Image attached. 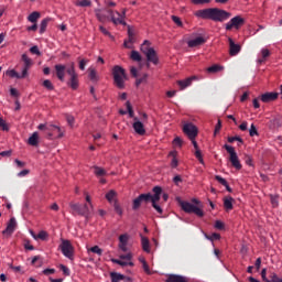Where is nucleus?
Returning <instances> with one entry per match:
<instances>
[{"label":"nucleus","instance_id":"obj_1","mask_svg":"<svg viewBox=\"0 0 282 282\" xmlns=\"http://www.w3.org/2000/svg\"><path fill=\"white\" fill-rule=\"evenodd\" d=\"M195 17H198L199 19H209L210 21H218L219 23H224V21H228V19L232 17V13L224 9L209 8L196 11Z\"/></svg>","mask_w":282,"mask_h":282},{"label":"nucleus","instance_id":"obj_2","mask_svg":"<svg viewBox=\"0 0 282 282\" xmlns=\"http://www.w3.org/2000/svg\"><path fill=\"white\" fill-rule=\"evenodd\" d=\"M22 61L24 63L21 73L17 72L15 69H8L7 70V76H9V78H18V80H21L23 78H28V76H30V67H32L33 63H32V58L28 57V54H23L22 55Z\"/></svg>","mask_w":282,"mask_h":282},{"label":"nucleus","instance_id":"obj_3","mask_svg":"<svg viewBox=\"0 0 282 282\" xmlns=\"http://www.w3.org/2000/svg\"><path fill=\"white\" fill-rule=\"evenodd\" d=\"M141 52L147 57V61H148L147 67L148 68L151 67V63L153 65H158V63H160V58L158 57V53L155 52V48L151 47V42H149L148 40H145L141 44Z\"/></svg>","mask_w":282,"mask_h":282},{"label":"nucleus","instance_id":"obj_4","mask_svg":"<svg viewBox=\"0 0 282 282\" xmlns=\"http://www.w3.org/2000/svg\"><path fill=\"white\" fill-rule=\"evenodd\" d=\"M112 76L116 87H118V89H124V80H127V73L124 72V68L119 65L115 66L112 68Z\"/></svg>","mask_w":282,"mask_h":282},{"label":"nucleus","instance_id":"obj_5","mask_svg":"<svg viewBox=\"0 0 282 282\" xmlns=\"http://www.w3.org/2000/svg\"><path fill=\"white\" fill-rule=\"evenodd\" d=\"M107 14H109V18L113 25H127V9H122L121 13L119 11H113L111 9L106 10Z\"/></svg>","mask_w":282,"mask_h":282},{"label":"nucleus","instance_id":"obj_6","mask_svg":"<svg viewBox=\"0 0 282 282\" xmlns=\"http://www.w3.org/2000/svg\"><path fill=\"white\" fill-rule=\"evenodd\" d=\"M224 149H226L227 153H229V162L237 171H241L242 165L241 161H239V155H237V151L231 145L225 144Z\"/></svg>","mask_w":282,"mask_h":282},{"label":"nucleus","instance_id":"obj_7","mask_svg":"<svg viewBox=\"0 0 282 282\" xmlns=\"http://www.w3.org/2000/svg\"><path fill=\"white\" fill-rule=\"evenodd\" d=\"M46 135L50 140L52 139H61L65 137V129L61 128L59 126L50 123L47 127Z\"/></svg>","mask_w":282,"mask_h":282},{"label":"nucleus","instance_id":"obj_8","mask_svg":"<svg viewBox=\"0 0 282 282\" xmlns=\"http://www.w3.org/2000/svg\"><path fill=\"white\" fill-rule=\"evenodd\" d=\"M181 208L184 210V213H193L197 217H203L204 216V210L199 208L197 205H194L189 202H181Z\"/></svg>","mask_w":282,"mask_h":282},{"label":"nucleus","instance_id":"obj_9","mask_svg":"<svg viewBox=\"0 0 282 282\" xmlns=\"http://www.w3.org/2000/svg\"><path fill=\"white\" fill-rule=\"evenodd\" d=\"M154 195H151L150 202L152 204V207L159 213V215H162L163 210L162 207L158 204V200L160 199L162 195V187L155 186L153 187Z\"/></svg>","mask_w":282,"mask_h":282},{"label":"nucleus","instance_id":"obj_10","mask_svg":"<svg viewBox=\"0 0 282 282\" xmlns=\"http://www.w3.org/2000/svg\"><path fill=\"white\" fill-rule=\"evenodd\" d=\"M59 248L62 250V254H64V257L67 259H72L74 257V246H72L69 240L62 239Z\"/></svg>","mask_w":282,"mask_h":282},{"label":"nucleus","instance_id":"obj_11","mask_svg":"<svg viewBox=\"0 0 282 282\" xmlns=\"http://www.w3.org/2000/svg\"><path fill=\"white\" fill-rule=\"evenodd\" d=\"M243 23H246V20L243 18H241V15H236L229 22H227L225 24V30H227V31H230L232 29L239 30V28H241V25H243Z\"/></svg>","mask_w":282,"mask_h":282},{"label":"nucleus","instance_id":"obj_12","mask_svg":"<svg viewBox=\"0 0 282 282\" xmlns=\"http://www.w3.org/2000/svg\"><path fill=\"white\" fill-rule=\"evenodd\" d=\"M66 74L70 76L69 85L72 89H78V74H76V67L74 66V63H72L70 66L66 69Z\"/></svg>","mask_w":282,"mask_h":282},{"label":"nucleus","instance_id":"obj_13","mask_svg":"<svg viewBox=\"0 0 282 282\" xmlns=\"http://www.w3.org/2000/svg\"><path fill=\"white\" fill-rule=\"evenodd\" d=\"M133 259V254H131V252L127 253V254H121L119 257V259H112V263H117V265H121V268H127V265H133L132 260Z\"/></svg>","mask_w":282,"mask_h":282},{"label":"nucleus","instance_id":"obj_14","mask_svg":"<svg viewBox=\"0 0 282 282\" xmlns=\"http://www.w3.org/2000/svg\"><path fill=\"white\" fill-rule=\"evenodd\" d=\"M151 193L148 194H140L137 198L132 202V208L133 210H138L140 206H142V202L149 203L151 202Z\"/></svg>","mask_w":282,"mask_h":282},{"label":"nucleus","instance_id":"obj_15","mask_svg":"<svg viewBox=\"0 0 282 282\" xmlns=\"http://www.w3.org/2000/svg\"><path fill=\"white\" fill-rule=\"evenodd\" d=\"M183 133H185L189 140H195V138H197V127L193 123H185L183 126Z\"/></svg>","mask_w":282,"mask_h":282},{"label":"nucleus","instance_id":"obj_16","mask_svg":"<svg viewBox=\"0 0 282 282\" xmlns=\"http://www.w3.org/2000/svg\"><path fill=\"white\" fill-rule=\"evenodd\" d=\"M129 239H131V236H129V234H123L119 236V250H121L122 252H127L129 250Z\"/></svg>","mask_w":282,"mask_h":282},{"label":"nucleus","instance_id":"obj_17","mask_svg":"<svg viewBox=\"0 0 282 282\" xmlns=\"http://www.w3.org/2000/svg\"><path fill=\"white\" fill-rule=\"evenodd\" d=\"M69 207L75 213H78V215H89V206H87V204H85L84 207H82L80 204L70 203Z\"/></svg>","mask_w":282,"mask_h":282},{"label":"nucleus","instance_id":"obj_18","mask_svg":"<svg viewBox=\"0 0 282 282\" xmlns=\"http://www.w3.org/2000/svg\"><path fill=\"white\" fill-rule=\"evenodd\" d=\"M196 79L197 77L195 76L187 77L186 79L177 80L176 85H178L181 91H184V89H186V87H191V85H193V82Z\"/></svg>","mask_w":282,"mask_h":282},{"label":"nucleus","instance_id":"obj_19","mask_svg":"<svg viewBox=\"0 0 282 282\" xmlns=\"http://www.w3.org/2000/svg\"><path fill=\"white\" fill-rule=\"evenodd\" d=\"M228 43H229V54L231 56H237V54L241 52V45L236 44L235 40H232L231 37H228Z\"/></svg>","mask_w":282,"mask_h":282},{"label":"nucleus","instance_id":"obj_20","mask_svg":"<svg viewBox=\"0 0 282 282\" xmlns=\"http://www.w3.org/2000/svg\"><path fill=\"white\" fill-rule=\"evenodd\" d=\"M204 43H206V40L202 35H197L196 37L187 41L188 47H199V45H204Z\"/></svg>","mask_w":282,"mask_h":282},{"label":"nucleus","instance_id":"obj_21","mask_svg":"<svg viewBox=\"0 0 282 282\" xmlns=\"http://www.w3.org/2000/svg\"><path fill=\"white\" fill-rule=\"evenodd\" d=\"M67 67L63 64H56L55 65V73L56 76L58 78V80H61V83L65 82V72H66Z\"/></svg>","mask_w":282,"mask_h":282},{"label":"nucleus","instance_id":"obj_22","mask_svg":"<svg viewBox=\"0 0 282 282\" xmlns=\"http://www.w3.org/2000/svg\"><path fill=\"white\" fill-rule=\"evenodd\" d=\"M135 133H138V135H144V133H147V130L144 129V123H142V121L138 120V118H134V122L132 124Z\"/></svg>","mask_w":282,"mask_h":282},{"label":"nucleus","instance_id":"obj_23","mask_svg":"<svg viewBox=\"0 0 282 282\" xmlns=\"http://www.w3.org/2000/svg\"><path fill=\"white\" fill-rule=\"evenodd\" d=\"M95 15L99 23H107V20L109 19L107 13H105V10L102 9H95Z\"/></svg>","mask_w":282,"mask_h":282},{"label":"nucleus","instance_id":"obj_24","mask_svg":"<svg viewBox=\"0 0 282 282\" xmlns=\"http://www.w3.org/2000/svg\"><path fill=\"white\" fill-rule=\"evenodd\" d=\"M279 98V93H265L261 95L262 102H272Z\"/></svg>","mask_w":282,"mask_h":282},{"label":"nucleus","instance_id":"obj_25","mask_svg":"<svg viewBox=\"0 0 282 282\" xmlns=\"http://www.w3.org/2000/svg\"><path fill=\"white\" fill-rule=\"evenodd\" d=\"M165 282H188V278L184 275L170 274Z\"/></svg>","mask_w":282,"mask_h":282},{"label":"nucleus","instance_id":"obj_26","mask_svg":"<svg viewBox=\"0 0 282 282\" xmlns=\"http://www.w3.org/2000/svg\"><path fill=\"white\" fill-rule=\"evenodd\" d=\"M140 238L143 252L149 254V252H151V242L149 241V238L144 237L143 235H140Z\"/></svg>","mask_w":282,"mask_h":282},{"label":"nucleus","instance_id":"obj_27","mask_svg":"<svg viewBox=\"0 0 282 282\" xmlns=\"http://www.w3.org/2000/svg\"><path fill=\"white\" fill-rule=\"evenodd\" d=\"M111 282L131 281L130 278L124 276L122 273L112 272L110 273Z\"/></svg>","mask_w":282,"mask_h":282},{"label":"nucleus","instance_id":"obj_28","mask_svg":"<svg viewBox=\"0 0 282 282\" xmlns=\"http://www.w3.org/2000/svg\"><path fill=\"white\" fill-rule=\"evenodd\" d=\"M15 228H17V219L11 218L9 220V224L6 228V230H3V235H6V234L7 235H12V232H14Z\"/></svg>","mask_w":282,"mask_h":282},{"label":"nucleus","instance_id":"obj_29","mask_svg":"<svg viewBox=\"0 0 282 282\" xmlns=\"http://www.w3.org/2000/svg\"><path fill=\"white\" fill-rule=\"evenodd\" d=\"M260 56L261 57H259L258 61H257L259 63V65H261L262 63H265V59L270 56V50L262 48L260 51Z\"/></svg>","mask_w":282,"mask_h":282},{"label":"nucleus","instance_id":"obj_30","mask_svg":"<svg viewBox=\"0 0 282 282\" xmlns=\"http://www.w3.org/2000/svg\"><path fill=\"white\" fill-rule=\"evenodd\" d=\"M30 147H36L39 144V132H33L28 140Z\"/></svg>","mask_w":282,"mask_h":282},{"label":"nucleus","instance_id":"obj_31","mask_svg":"<svg viewBox=\"0 0 282 282\" xmlns=\"http://www.w3.org/2000/svg\"><path fill=\"white\" fill-rule=\"evenodd\" d=\"M208 74H218V72H224V66L219 64H214L207 68Z\"/></svg>","mask_w":282,"mask_h":282},{"label":"nucleus","instance_id":"obj_32","mask_svg":"<svg viewBox=\"0 0 282 282\" xmlns=\"http://www.w3.org/2000/svg\"><path fill=\"white\" fill-rule=\"evenodd\" d=\"M232 204H235V198L231 196L224 198V207L226 210H232Z\"/></svg>","mask_w":282,"mask_h":282},{"label":"nucleus","instance_id":"obj_33","mask_svg":"<svg viewBox=\"0 0 282 282\" xmlns=\"http://www.w3.org/2000/svg\"><path fill=\"white\" fill-rule=\"evenodd\" d=\"M50 21H52L51 18H46V19L41 21L40 34H45V31L47 30V25H48Z\"/></svg>","mask_w":282,"mask_h":282},{"label":"nucleus","instance_id":"obj_34","mask_svg":"<svg viewBox=\"0 0 282 282\" xmlns=\"http://www.w3.org/2000/svg\"><path fill=\"white\" fill-rule=\"evenodd\" d=\"M116 191L111 189L106 194V199L109 202V204H116L118 202L116 199Z\"/></svg>","mask_w":282,"mask_h":282},{"label":"nucleus","instance_id":"obj_35","mask_svg":"<svg viewBox=\"0 0 282 282\" xmlns=\"http://www.w3.org/2000/svg\"><path fill=\"white\" fill-rule=\"evenodd\" d=\"M39 19H41V13L39 11H34L28 17V21H30V23H36Z\"/></svg>","mask_w":282,"mask_h":282},{"label":"nucleus","instance_id":"obj_36","mask_svg":"<svg viewBox=\"0 0 282 282\" xmlns=\"http://www.w3.org/2000/svg\"><path fill=\"white\" fill-rule=\"evenodd\" d=\"M169 155H170V158H172V161H171L172 169H177V164H178L177 152L172 151V152H170Z\"/></svg>","mask_w":282,"mask_h":282},{"label":"nucleus","instance_id":"obj_37","mask_svg":"<svg viewBox=\"0 0 282 282\" xmlns=\"http://www.w3.org/2000/svg\"><path fill=\"white\" fill-rule=\"evenodd\" d=\"M88 72H89L90 80H93V83H98L99 77H98V73L96 72V69L90 67V68H88Z\"/></svg>","mask_w":282,"mask_h":282},{"label":"nucleus","instance_id":"obj_38","mask_svg":"<svg viewBox=\"0 0 282 282\" xmlns=\"http://www.w3.org/2000/svg\"><path fill=\"white\" fill-rule=\"evenodd\" d=\"M94 173L96 175V177H102L105 175H107V171H105V169L100 167V166H94Z\"/></svg>","mask_w":282,"mask_h":282},{"label":"nucleus","instance_id":"obj_39","mask_svg":"<svg viewBox=\"0 0 282 282\" xmlns=\"http://www.w3.org/2000/svg\"><path fill=\"white\" fill-rule=\"evenodd\" d=\"M128 41L123 42L124 47H128V50H131V45L129 43H133V32H131V28L128 29Z\"/></svg>","mask_w":282,"mask_h":282},{"label":"nucleus","instance_id":"obj_40","mask_svg":"<svg viewBox=\"0 0 282 282\" xmlns=\"http://www.w3.org/2000/svg\"><path fill=\"white\" fill-rule=\"evenodd\" d=\"M130 58L132 61H135L137 63H140V61H142V55H140V52L138 51H132L130 54Z\"/></svg>","mask_w":282,"mask_h":282},{"label":"nucleus","instance_id":"obj_41","mask_svg":"<svg viewBox=\"0 0 282 282\" xmlns=\"http://www.w3.org/2000/svg\"><path fill=\"white\" fill-rule=\"evenodd\" d=\"M78 8H89L91 6V1L89 0H79L75 3Z\"/></svg>","mask_w":282,"mask_h":282},{"label":"nucleus","instance_id":"obj_42","mask_svg":"<svg viewBox=\"0 0 282 282\" xmlns=\"http://www.w3.org/2000/svg\"><path fill=\"white\" fill-rule=\"evenodd\" d=\"M88 252H93L94 254H98V257H102V249H100L98 246L89 248Z\"/></svg>","mask_w":282,"mask_h":282},{"label":"nucleus","instance_id":"obj_43","mask_svg":"<svg viewBox=\"0 0 282 282\" xmlns=\"http://www.w3.org/2000/svg\"><path fill=\"white\" fill-rule=\"evenodd\" d=\"M43 87H45V89H48V91H54V84H52L50 79H45L43 82Z\"/></svg>","mask_w":282,"mask_h":282},{"label":"nucleus","instance_id":"obj_44","mask_svg":"<svg viewBox=\"0 0 282 282\" xmlns=\"http://www.w3.org/2000/svg\"><path fill=\"white\" fill-rule=\"evenodd\" d=\"M245 163L247 164V166H254V162L252 160V155L250 154H246L245 155Z\"/></svg>","mask_w":282,"mask_h":282},{"label":"nucleus","instance_id":"obj_45","mask_svg":"<svg viewBox=\"0 0 282 282\" xmlns=\"http://www.w3.org/2000/svg\"><path fill=\"white\" fill-rule=\"evenodd\" d=\"M249 135L251 138H254V135H259V131H257V127L254 126V123H252L249 129Z\"/></svg>","mask_w":282,"mask_h":282},{"label":"nucleus","instance_id":"obj_46","mask_svg":"<svg viewBox=\"0 0 282 282\" xmlns=\"http://www.w3.org/2000/svg\"><path fill=\"white\" fill-rule=\"evenodd\" d=\"M205 237L209 241H217V240L221 239V235H219V234H213L212 236L205 235Z\"/></svg>","mask_w":282,"mask_h":282},{"label":"nucleus","instance_id":"obj_47","mask_svg":"<svg viewBox=\"0 0 282 282\" xmlns=\"http://www.w3.org/2000/svg\"><path fill=\"white\" fill-rule=\"evenodd\" d=\"M34 239H41L42 241H45V239H47L46 231H40L36 236H34Z\"/></svg>","mask_w":282,"mask_h":282},{"label":"nucleus","instance_id":"obj_48","mask_svg":"<svg viewBox=\"0 0 282 282\" xmlns=\"http://www.w3.org/2000/svg\"><path fill=\"white\" fill-rule=\"evenodd\" d=\"M84 195H86V202H87V206L90 210H94V204L91 203V196H89V194L87 192L84 193Z\"/></svg>","mask_w":282,"mask_h":282},{"label":"nucleus","instance_id":"obj_49","mask_svg":"<svg viewBox=\"0 0 282 282\" xmlns=\"http://www.w3.org/2000/svg\"><path fill=\"white\" fill-rule=\"evenodd\" d=\"M270 199H271V204L274 208H276V206H279V196L276 195H271L270 196Z\"/></svg>","mask_w":282,"mask_h":282},{"label":"nucleus","instance_id":"obj_50","mask_svg":"<svg viewBox=\"0 0 282 282\" xmlns=\"http://www.w3.org/2000/svg\"><path fill=\"white\" fill-rule=\"evenodd\" d=\"M172 21L178 26L182 28L184 24L182 23V19L177 15H172Z\"/></svg>","mask_w":282,"mask_h":282},{"label":"nucleus","instance_id":"obj_51","mask_svg":"<svg viewBox=\"0 0 282 282\" xmlns=\"http://www.w3.org/2000/svg\"><path fill=\"white\" fill-rule=\"evenodd\" d=\"M215 180H216L217 182H219V184H221V186H228V181H226V178H224V177H221V176H219V175H216V176H215Z\"/></svg>","mask_w":282,"mask_h":282},{"label":"nucleus","instance_id":"obj_52","mask_svg":"<svg viewBox=\"0 0 282 282\" xmlns=\"http://www.w3.org/2000/svg\"><path fill=\"white\" fill-rule=\"evenodd\" d=\"M228 142L232 143V142H239L240 144L243 143V139H241L240 137H229L228 138Z\"/></svg>","mask_w":282,"mask_h":282},{"label":"nucleus","instance_id":"obj_53","mask_svg":"<svg viewBox=\"0 0 282 282\" xmlns=\"http://www.w3.org/2000/svg\"><path fill=\"white\" fill-rule=\"evenodd\" d=\"M195 158L198 159V162L200 164H204V156H202V151L200 150H195Z\"/></svg>","mask_w":282,"mask_h":282},{"label":"nucleus","instance_id":"obj_54","mask_svg":"<svg viewBox=\"0 0 282 282\" xmlns=\"http://www.w3.org/2000/svg\"><path fill=\"white\" fill-rule=\"evenodd\" d=\"M99 31L104 33L105 36H110V39H113V35H111V33L107 29H105V26L100 25Z\"/></svg>","mask_w":282,"mask_h":282},{"label":"nucleus","instance_id":"obj_55","mask_svg":"<svg viewBox=\"0 0 282 282\" xmlns=\"http://www.w3.org/2000/svg\"><path fill=\"white\" fill-rule=\"evenodd\" d=\"M270 279V282H282V278H279L276 273H271Z\"/></svg>","mask_w":282,"mask_h":282},{"label":"nucleus","instance_id":"obj_56","mask_svg":"<svg viewBox=\"0 0 282 282\" xmlns=\"http://www.w3.org/2000/svg\"><path fill=\"white\" fill-rule=\"evenodd\" d=\"M63 274H65V276H69L70 272H69V268H67L65 264H61L59 265Z\"/></svg>","mask_w":282,"mask_h":282},{"label":"nucleus","instance_id":"obj_57","mask_svg":"<svg viewBox=\"0 0 282 282\" xmlns=\"http://www.w3.org/2000/svg\"><path fill=\"white\" fill-rule=\"evenodd\" d=\"M126 106H127L130 118H133L134 113H133V108L131 107V102L127 101Z\"/></svg>","mask_w":282,"mask_h":282},{"label":"nucleus","instance_id":"obj_58","mask_svg":"<svg viewBox=\"0 0 282 282\" xmlns=\"http://www.w3.org/2000/svg\"><path fill=\"white\" fill-rule=\"evenodd\" d=\"M0 127L2 131H9L8 123H6V120H3V118L1 117H0Z\"/></svg>","mask_w":282,"mask_h":282},{"label":"nucleus","instance_id":"obj_59","mask_svg":"<svg viewBox=\"0 0 282 282\" xmlns=\"http://www.w3.org/2000/svg\"><path fill=\"white\" fill-rule=\"evenodd\" d=\"M113 208H115L117 215H122V208L120 207L118 202H115Z\"/></svg>","mask_w":282,"mask_h":282},{"label":"nucleus","instance_id":"obj_60","mask_svg":"<svg viewBox=\"0 0 282 282\" xmlns=\"http://www.w3.org/2000/svg\"><path fill=\"white\" fill-rule=\"evenodd\" d=\"M87 63H89V59H82L79 61V69H82V72H85V66L87 65Z\"/></svg>","mask_w":282,"mask_h":282},{"label":"nucleus","instance_id":"obj_61","mask_svg":"<svg viewBox=\"0 0 282 282\" xmlns=\"http://www.w3.org/2000/svg\"><path fill=\"white\" fill-rule=\"evenodd\" d=\"M267 274H268V270L267 269H262V271H261L262 281L270 282V280L268 279Z\"/></svg>","mask_w":282,"mask_h":282},{"label":"nucleus","instance_id":"obj_62","mask_svg":"<svg viewBox=\"0 0 282 282\" xmlns=\"http://www.w3.org/2000/svg\"><path fill=\"white\" fill-rule=\"evenodd\" d=\"M182 139L180 137H176L174 140H173V144L174 147H180L182 148Z\"/></svg>","mask_w":282,"mask_h":282},{"label":"nucleus","instance_id":"obj_63","mask_svg":"<svg viewBox=\"0 0 282 282\" xmlns=\"http://www.w3.org/2000/svg\"><path fill=\"white\" fill-rule=\"evenodd\" d=\"M142 268L145 274H151V269L149 268V264L147 263V261H143Z\"/></svg>","mask_w":282,"mask_h":282},{"label":"nucleus","instance_id":"obj_64","mask_svg":"<svg viewBox=\"0 0 282 282\" xmlns=\"http://www.w3.org/2000/svg\"><path fill=\"white\" fill-rule=\"evenodd\" d=\"M215 228H217V230H224V223L221 220H217L215 223Z\"/></svg>","mask_w":282,"mask_h":282}]
</instances>
